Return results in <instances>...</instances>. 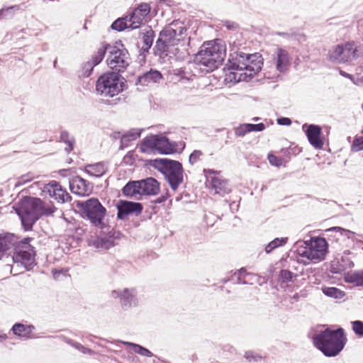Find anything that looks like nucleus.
<instances>
[{
  "label": "nucleus",
  "mask_w": 363,
  "mask_h": 363,
  "mask_svg": "<svg viewBox=\"0 0 363 363\" xmlns=\"http://www.w3.org/2000/svg\"><path fill=\"white\" fill-rule=\"evenodd\" d=\"M169 196H170V195L169 194L168 192H167L164 195H162L160 197H158L157 199H155V203H162L164 202Z\"/></svg>",
  "instance_id": "nucleus-53"
},
{
  "label": "nucleus",
  "mask_w": 363,
  "mask_h": 363,
  "mask_svg": "<svg viewBox=\"0 0 363 363\" xmlns=\"http://www.w3.org/2000/svg\"><path fill=\"white\" fill-rule=\"evenodd\" d=\"M125 79L116 72H106L96 81L97 94L104 97H113L123 91Z\"/></svg>",
  "instance_id": "nucleus-9"
},
{
  "label": "nucleus",
  "mask_w": 363,
  "mask_h": 363,
  "mask_svg": "<svg viewBox=\"0 0 363 363\" xmlns=\"http://www.w3.org/2000/svg\"><path fill=\"white\" fill-rule=\"evenodd\" d=\"M346 338L342 328L325 329L313 337L314 346L326 357H335L344 348Z\"/></svg>",
  "instance_id": "nucleus-5"
},
{
  "label": "nucleus",
  "mask_w": 363,
  "mask_h": 363,
  "mask_svg": "<svg viewBox=\"0 0 363 363\" xmlns=\"http://www.w3.org/2000/svg\"><path fill=\"white\" fill-rule=\"evenodd\" d=\"M80 352H82L84 354L91 355L94 353V352L89 348H86L84 346V349H81Z\"/></svg>",
  "instance_id": "nucleus-55"
},
{
  "label": "nucleus",
  "mask_w": 363,
  "mask_h": 363,
  "mask_svg": "<svg viewBox=\"0 0 363 363\" xmlns=\"http://www.w3.org/2000/svg\"><path fill=\"white\" fill-rule=\"evenodd\" d=\"M142 195L155 196L160 191V183L153 177L140 180Z\"/></svg>",
  "instance_id": "nucleus-24"
},
{
  "label": "nucleus",
  "mask_w": 363,
  "mask_h": 363,
  "mask_svg": "<svg viewBox=\"0 0 363 363\" xmlns=\"http://www.w3.org/2000/svg\"><path fill=\"white\" fill-rule=\"evenodd\" d=\"M134 352L143 357H151L155 356L150 350L138 344L135 346Z\"/></svg>",
  "instance_id": "nucleus-41"
},
{
  "label": "nucleus",
  "mask_w": 363,
  "mask_h": 363,
  "mask_svg": "<svg viewBox=\"0 0 363 363\" xmlns=\"http://www.w3.org/2000/svg\"><path fill=\"white\" fill-rule=\"evenodd\" d=\"M223 25L225 26L228 30H234L238 28V24L236 23L230 21H223Z\"/></svg>",
  "instance_id": "nucleus-50"
},
{
  "label": "nucleus",
  "mask_w": 363,
  "mask_h": 363,
  "mask_svg": "<svg viewBox=\"0 0 363 363\" xmlns=\"http://www.w3.org/2000/svg\"><path fill=\"white\" fill-rule=\"evenodd\" d=\"M76 206L82 211V217L84 219L99 228H104V222L106 214V209L98 199L91 198L84 201H77Z\"/></svg>",
  "instance_id": "nucleus-8"
},
{
  "label": "nucleus",
  "mask_w": 363,
  "mask_h": 363,
  "mask_svg": "<svg viewBox=\"0 0 363 363\" xmlns=\"http://www.w3.org/2000/svg\"><path fill=\"white\" fill-rule=\"evenodd\" d=\"M245 357L250 362H257L262 359V357L252 351H247L245 354Z\"/></svg>",
  "instance_id": "nucleus-47"
},
{
  "label": "nucleus",
  "mask_w": 363,
  "mask_h": 363,
  "mask_svg": "<svg viewBox=\"0 0 363 363\" xmlns=\"http://www.w3.org/2000/svg\"><path fill=\"white\" fill-rule=\"evenodd\" d=\"M123 194L126 197L135 198L142 195L140 180L130 181L122 189Z\"/></svg>",
  "instance_id": "nucleus-26"
},
{
  "label": "nucleus",
  "mask_w": 363,
  "mask_h": 363,
  "mask_svg": "<svg viewBox=\"0 0 363 363\" xmlns=\"http://www.w3.org/2000/svg\"><path fill=\"white\" fill-rule=\"evenodd\" d=\"M31 240L32 238H25L18 240L11 257L13 263L17 265L21 264L26 270L33 269V266L35 265V251L30 245Z\"/></svg>",
  "instance_id": "nucleus-11"
},
{
  "label": "nucleus",
  "mask_w": 363,
  "mask_h": 363,
  "mask_svg": "<svg viewBox=\"0 0 363 363\" xmlns=\"http://www.w3.org/2000/svg\"><path fill=\"white\" fill-rule=\"evenodd\" d=\"M111 296L115 298H120L121 306L124 310H128L138 306V290L136 288L113 290L111 292Z\"/></svg>",
  "instance_id": "nucleus-14"
},
{
  "label": "nucleus",
  "mask_w": 363,
  "mask_h": 363,
  "mask_svg": "<svg viewBox=\"0 0 363 363\" xmlns=\"http://www.w3.org/2000/svg\"><path fill=\"white\" fill-rule=\"evenodd\" d=\"M56 65H57V60H55L53 62V66L54 67H56Z\"/></svg>",
  "instance_id": "nucleus-64"
},
{
  "label": "nucleus",
  "mask_w": 363,
  "mask_h": 363,
  "mask_svg": "<svg viewBox=\"0 0 363 363\" xmlns=\"http://www.w3.org/2000/svg\"><path fill=\"white\" fill-rule=\"evenodd\" d=\"M106 53H107V44H104L99 48L97 52L92 55L90 61L94 65L96 66L102 61Z\"/></svg>",
  "instance_id": "nucleus-36"
},
{
  "label": "nucleus",
  "mask_w": 363,
  "mask_h": 363,
  "mask_svg": "<svg viewBox=\"0 0 363 363\" xmlns=\"http://www.w3.org/2000/svg\"><path fill=\"white\" fill-rule=\"evenodd\" d=\"M340 74L344 76V77H347V78H351L352 77L351 74H347V73H346L344 71H340Z\"/></svg>",
  "instance_id": "nucleus-59"
},
{
  "label": "nucleus",
  "mask_w": 363,
  "mask_h": 363,
  "mask_svg": "<svg viewBox=\"0 0 363 363\" xmlns=\"http://www.w3.org/2000/svg\"><path fill=\"white\" fill-rule=\"evenodd\" d=\"M203 155L202 151L196 150H194L189 155V162L191 164H194L196 162L201 160V157Z\"/></svg>",
  "instance_id": "nucleus-44"
},
{
  "label": "nucleus",
  "mask_w": 363,
  "mask_h": 363,
  "mask_svg": "<svg viewBox=\"0 0 363 363\" xmlns=\"http://www.w3.org/2000/svg\"><path fill=\"white\" fill-rule=\"evenodd\" d=\"M107 65L113 72H123L129 65V53L121 42L115 45L107 44Z\"/></svg>",
  "instance_id": "nucleus-10"
},
{
  "label": "nucleus",
  "mask_w": 363,
  "mask_h": 363,
  "mask_svg": "<svg viewBox=\"0 0 363 363\" xmlns=\"http://www.w3.org/2000/svg\"><path fill=\"white\" fill-rule=\"evenodd\" d=\"M328 247L325 238L313 237L309 240L297 242L296 251L299 257L306 258L308 261L315 263L324 259Z\"/></svg>",
  "instance_id": "nucleus-6"
},
{
  "label": "nucleus",
  "mask_w": 363,
  "mask_h": 363,
  "mask_svg": "<svg viewBox=\"0 0 363 363\" xmlns=\"http://www.w3.org/2000/svg\"><path fill=\"white\" fill-rule=\"evenodd\" d=\"M274 62L277 70L279 72H286L291 65L289 52L283 48H277L274 57Z\"/></svg>",
  "instance_id": "nucleus-22"
},
{
  "label": "nucleus",
  "mask_w": 363,
  "mask_h": 363,
  "mask_svg": "<svg viewBox=\"0 0 363 363\" xmlns=\"http://www.w3.org/2000/svg\"><path fill=\"white\" fill-rule=\"evenodd\" d=\"M73 347H74L75 349H77L79 351H80L81 349H84V346L82 345H81L80 343L76 342H74Z\"/></svg>",
  "instance_id": "nucleus-58"
},
{
  "label": "nucleus",
  "mask_w": 363,
  "mask_h": 363,
  "mask_svg": "<svg viewBox=\"0 0 363 363\" xmlns=\"http://www.w3.org/2000/svg\"><path fill=\"white\" fill-rule=\"evenodd\" d=\"M250 275L249 273H247L245 268L240 269L238 272L234 273L233 277H235V276H240L242 278H245L247 276Z\"/></svg>",
  "instance_id": "nucleus-52"
},
{
  "label": "nucleus",
  "mask_w": 363,
  "mask_h": 363,
  "mask_svg": "<svg viewBox=\"0 0 363 363\" xmlns=\"http://www.w3.org/2000/svg\"><path fill=\"white\" fill-rule=\"evenodd\" d=\"M347 283H352L357 286H363V270L361 272L348 274L345 277Z\"/></svg>",
  "instance_id": "nucleus-34"
},
{
  "label": "nucleus",
  "mask_w": 363,
  "mask_h": 363,
  "mask_svg": "<svg viewBox=\"0 0 363 363\" xmlns=\"http://www.w3.org/2000/svg\"><path fill=\"white\" fill-rule=\"evenodd\" d=\"M363 150V137L356 138L352 144L351 150L359 152Z\"/></svg>",
  "instance_id": "nucleus-45"
},
{
  "label": "nucleus",
  "mask_w": 363,
  "mask_h": 363,
  "mask_svg": "<svg viewBox=\"0 0 363 363\" xmlns=\"http://www.w3.org/2000/svg\"><path fill=\"white\" fill-rule=\"evenodd\" d=\"M235 54V56L232 55V59L229 60L228 68L232 71L226 74V81L233 83L247 81L262 69V58L258 53L246 54L238 51Z\"/></svg>",
  "instance_id": "nucleus-2"
},
{
  "label": "nucleus",
  "mask_w": 363,
  "mask_h": 363,
  "mask_svg": "<svg viewBox=\"0 0 363 363\" xmlns=\"http://www.w3.org/2000/svg\"><path fill=\"white\" fill-rule=\"evenodd\" d=\"M150 11V5L147 4H140L136 10H135L133 13H136L140 14V17L138 18H141V22L143 21L145 16H146Z\"/></svg>",
  "instance_id": "nucleus-38"
},
{
  "label": "nucleus",
  "mask_w": 363,
  "mask_h": 363,
  "mask_svg": "<svg viewBox=\"0 0 363 363\" xmlns=\"http://www.w3.org/2000/svg\"><path fill=\"white\" fill-rule=\"evenodd\" d=\"M277 35H279V36H286L288 35V33H281V32H278L277 33Z\"/></svg>",
  "instance_id": "nucleus-62"
},
{
  "label": "nucleus",
  "mask_w": 363,
  "mask_h": 363,
  "mask_svg": "<svg viewBox=\"0 0 363 363\" xmlns=\"http://www.w3.org/2000/svg\"><path fill=\"white\" fill-rule=\"evenodd\" d=\"M60 140L67 145V147H65L66 152H69L74 149V138L67 130L61 132Z\"/></svg>",
  "instance_id": "nucleus-35"
},
{
  "label": "nucleus",
  "mask_w": 363,
  "mask_h": 363,
  "mask_svg": "<svg viewBox=\"0 0 363 363\" xmlns=\"http://www.w3.org/2000/svg\"><path fill=\"white\" fill-rule=\"evenodd\" d=\"M107 171L104 163L97 162L92 164H88L85 167V172L90 176L101 177Z\"/></svg>",
  "instance_id": "nucleus-28"
},
{
  "label": "nucleus",
  "mask_w": 363,
  "mask_h": 363,
  "mask_svg": "<svg viewBox=\"0 0 363 363\" xmlns=\"http://www.w3.org/2000/svg\"><path fill=\"white\" fill-rule=\"evenodd\" d=\"M322 291L325 296L336 299H341L345 296V291L336 287H323Z\"/></svg>",
  "instance_id": "nucleus-32"
},
{
  "label": "nucleus",
  "mask_w": 363,
  "mask_h": 363,
  "mask_svg": "<svg viewBox=\"0 0 363 363\" xmlns=\"http://www.w3.org/2000/svg\"><path fill=\"white\" fill-rule=\"evenodd\" d=\"M354 333L359 337L363 336V322L361 320H354L352 323Z\"/></svg>",
  "instance_id": "nucleus-42"
},
{
  "label": "nucleus",
  "mask_w": 363,
  "mask_h": 363,
  "mask_svg": "<svg viewBox=\"0 0 363 363\" xmlns=\"http://www.w3.org/2000/svg\"><path fill=\"white\" fill-rule=\"evenodd\" d=\"M268 160L269 163L275 167H279L282 164V159L280 157H277L276 155L273 154H269L268 155Z\"/></svg>",
  "instance_id": "nucleus-49"
},
{
  "label": "nucleus",
  "mask_w": 363,
  "mask_h": 363,
  "mask_svg": "<svg viewBox=\"0 0 363 363\" xmlns=\"http://www.w3.org/2000/svg\"><path fill=\"white\" fill-rule=\"evenodd\" d=\"M309 143L315 149L321 150L323 147V140L321 138L322 128L318 125L305 123L302 125Z\"/></svg>",
  "instance_id": "nucleus-17"
},
{
  "label": "nucleus",
  "mask_w": 363,
  "mask_h": 363,
  "mask_svg": "<svg viewBox=\"0 0 363 363\" xmlns=\"http://www.w3.org/2000/svg\"><path fill=\"white\" fill-rule=\"evenodd\" d=\"M140 37L143 42V46L140 50V55H145L149 53L150 49L151 48L154 38L155 37V31L150 26H145L142 28L140 32Z\"/></svg>",
  "instance_id": "nucleus-23"
},
{
  "label": "nucleus",
  "mask_w": 363,
  "mask_h": 363,
  "mask_svg": "<svg viewBox=\"0 0 363 363\" xmlns=\"http://www.w3.org/2000/svg\"><path fill=\"white\" fill-rule=\"evenodd\" d=\"M34 178L35 175L32 172H28L26 174H23L18 178L16 186L23 185L27 182L32 181Z\"/></svg>",
  "instance_id": "nucleus-40"
},
{
  "label": "nucleus",
  "mask_w": 363,
  "mask_h": 363,
  "mask_svg": "<svg viewBox=\"0 0 363 363\" xmlns=\"http://www.w3.org/2000/svg\"><path fill=\"white\" fill-rule=\"evenodd\" d=\"M237 277L236 284H247L248 281H246L244 278H242L240 276H235Z\"/></svg>",
  "instance_id": "nucleus-54"
},
{
  "label": "nucleus",
  "mask_w": 363,
  "mask_h": 363,
  "mask_svg": "<svg viewBox=\"0 0 363 363\" xmlns=\"http://www.w3.org/2000/svg\"><path fill=\"white\" fill-rule=\"evenodd\" d=\"M153 167L164 174L173 191H176L184 181V169L178 161L167 158L156 159L153 161Z\"/></svg>",
  "instance_id": "nucleus-7"
},
{
  "label": "nucleus",
  "mask_w": 363,
  "mask_h": 363,
  "mask_svg": "<svg viewBox=\"0 0 363 363\" xmlns=\"http://www.w3.org/2000/svg\"><path fill=\"white\" fill-rule=\"evenodd\" d=\"M249 131L250 132H260L265 129V125L262 123L257 124L247 123Z\"/></svg>",
  "instance_id": "nucleus-48"
},
{
  "label": "nucleus",
  "mask_w": 363,
  "mask_h": 363,
  "mask_svg": "<svg viewBox=\"0 0 363 363\" xmlns=\"http://www.w3.org/2000/svg\"><path fill=\"white\" fill-rule=\"evenodd\" d=\"M22 9L19 5L3 7L0 9V20L3 18H11Z\"/></svg>",
  "instance_id": "nucleus-30"
},
{
  "label": "nucleus",
  "mask_w": 363,
  "mask_h": 363,
  "mask_svg": "<svg viewBox=\"0 0 363 363\" xmlns=\"http://www.w3.org/2000/svg\"><path fill=\"white\" fill-rule=\"evenodd\" d=\"M288 241V238H277L272 240L270 242H269L265 248L264 250L266 253L269 254L272 251H274L275 249L284 246Z\"/></svg>",
  "instance_id": "nucleus-31"
},
{
  "label": "nucleus",
  "mask_w": 363,
  "mask_h": 363,
  "mask_svg": "<svg viewBox=\"0 0 363 363\" xmlns=\"http://www.w3.org/2000/svg\"><path fill=\"white\" fill-rule=\"evenodd\" d=\"M91 245L99 250H108L115 245L114 240L108 237H97L91 242Z\"/></svg>",
  "instance_id": "nucleus-29"
},
{
  "label": "nucleus",
  "mask_w": 363,
  "mask_h": 363,
  "mask_svg": "<svg viewBox=\"0 0 363 363\" xmlns=\"http://www.w3.org/2000/svg\"><path fill=\"white\" fill-rule=\"evenodd\" d=\"M162 75L158 70L151 69L138 77V82L141 85H148L150 83H159Z\"/></svg>",
  "instance_id": "nucleus-25"
},
{
  "label": "nucleus",
  "mask_w": 363,
  "mask_h": 363,
  "mask_svg": "<svg viewBox=\"0 0 363 363\" xmlns=\"http://www.w3.org/2000/svg\"><path fill=\"white\" fill-rule=\"evenodd\" d=\"M333 232L338 233L340 235H344L349 239L352 238V235H355V233H354L351 230H346L341 227H333V228H328L325 230V233H328V235H330L329 233H333Z\"/></svg>",
  "instance_id": "nucleus-37"
},
{
  "label": "nucleus",
  "mask_w": 363,
  "mask_h": 363,
  "mask_svg": "<svg viewBox=\"0 0 363 363\" xmlns=\"http://www.w3.org/2000/svg\"><path fill=\"white\" fill-rule=\"evenodd\" d=\"M63 340H64V341H65L67 344H68V345H71V346H72V347H73V345H74V342H75L74 340H71V339H69V338H67V337H63Z\"/></svg>",
  "instance_id": "nucleus-57"
},
{
  "label": "nucleus",
  "mask_w": 363,
  "mask_h": 363,
  "mask_svg": "<svg viewBox=\"0 0 363 363\" xmlns=\"http://www.w3.org/2000/svg\"><path fill=\"white\" fill-rule=\"evenodd\" d=\"M18 240V238L13 233L0 234V259L11 256Z\"/></svg>",
  "instance_id": "nucleus-18"
},
{
  "label": "nucleus",
  "mask_w": 363,
  "mask_h": 363,
  "mask_svg": "<svg viewBox=\"0 0 363 363\" xmlns=\"http://www.w3.org/2000/svg\"><path fill=\"white\" fill-rule=\"evenodd\" d=\"M69 188L73 194L82 196L89 195L92 191L89 183L79 176L74 177L69 181Z\"/></svg>",
  "instance_id": "nucleus-20"
},
{
  "label": "nucleus",
  "mask_w": 363,
  "mask_h": 363,
  "mask_svg": "<svg viewBox=\"0 0 363 363\" xmlns=\"http://www.w3.org/2000/svg\"><path fill=\"white\" fill-rule=\"evenodd\" d=\"M296 275L288 269H282L279 273V279L281 282L291 281Z\"/></svg>",
  "instance_id": "nucleus-39"
},
{
  "label": "nucleus",
  "mask_w": 363,
  "mask_h": 363,
  "mask_svg": "<svg viewBox=\"0 0 363 363\" xmlns=\"http://www.w3.org/2000/svg\"><path fill=\"white\" fill-rule=\"evenodd\" d=\"M33 329L34 326L32 325L17 323L12 326L11 330L15 335L22 339H28Z\"/></svg>",
  "instance_id": "nucleus-27"
},
{
  "label": "nucleus",
  "mask_w": 363,
  "mask_h": 363,
  "mask_svg": "<svg viewBox=\"0 0 363 363\" xmlns=\"http://www.w3.org/2000/svg\"><path fill=\"white\" fill-rule=\"evenodd\" d=\"M293 299L296 300V301H298V298H299V295L298 294H295L293 297H292Z\"/></svg>",
  "instance_id": "nucleus-61"
},
{
  "label": "nucleus",
  "mask_w": 363,
  "mask_h": 363,
  "mask_svg": "<svg viewBox=\"0 0 363 363\" xmlns=\"http://www.w3.org/2000/svg\"><path fill=\"white\" fill-rule=\"evenodd\" d=\"M136 13H133L129 16L125 18H119L116 19L111 26L113 30L117 31H122L126 28L136 29L141 25V18H138L137 21H134L133 18Z\"/></svg>",
  "instance_id": "nucleus-19"
},
{
  "label": "nucleus",
  "mask_w": 363,
  "mask_h": 363,
  "mask_svg": "<svg viewBox=\"0 0 363 363\" xmlns=\"http://www.w3.org/2000/svg\"><path fill=\"white\" fill-rule=\"evenodd\" d=\"M250 133L247 123H243L235 128V135L237 137H243Z\"/></svg>",
  "instance_id": "nucleus-46"
},
{
  "label": "nucleus",
  "mask_w": 363,
  "mask_h": 363,
  "mask_svg": "<svg viewBox=\"0 0 363 363\" xmlns=\"http://www.w3.org/2000/svg\"><path fill=\"white\" fill-rule=\"evenodd\" d=\"M225 57V48L218 40L204 43L194 57L195 63L203 72H210L218 68Z\"/></svg>",
  "instance_id": "nucleus-4"
},
{
  "label": "nucleus",
  "mask_w": 363,
  "mask_h": 363,
  "mask_svg": "<svg viewBox=\"0 0 363 363\" xmlns=\"http://www.w3.org/2000/svg\"><path fill=\"white\" fill-rule=\"evenodd\" d=\"M117 218L125 220L129 215L138 216L141 213L143 206L142 203L125 200H120L116 205Z\"/></svg>",
  "instance_id": "nucleus-16"
},
{
  "label": "nucleus",
  "mask_w": 363,
  "mask_h": 363,
  "mask_svg": "<svg viewBox=\"0 0 363 363\" xmlns=\"http://www.w3.org/2000/svg\"><path fill=\"white\" fill-rule=\"evenodd\" d=\"M359 57V50L353 43L337 45L329 51L330 61L336 63L352 62Z\"/></svg>",
  "instance_id": "nucleus-13"
},
{
  "label": "nucleus",
  "mask_w": 363,
  "mask_h": 363,
  "mask_svg": "<svg viewBox=\"0 0 363 363\" xmlns=\"http://www.w3.org/2000/svg\"><path fill=\"white\" fill-rule=\"evenodd\" d=\"M7 339V335L6 334H1L0 335V342H3L5 340Z\"/></svg>",
  "instance_id": "nucleus-60"
},
{
  "label": "nucleus",
  "mask_w": 363,
  "mask_h": 363,
  "mask_svg": "<svg viewBox=\"0 0 363 363\" xmlns=\"http://www.w3.org/2000/svg\"><path fill=\"white\" fill-rule=\"evenodd\" d=\"M141 129H132L123 135L121 142L122 145H127L129 142L136 140L140 138L141 134Z\"/></svg>",
  "instance_id": "nucleus-33"
},
{
  "label": "nucleus",
  "mask_w": 363,
  "mask_h": 363,
  "mask_svg": "<svg viewBox=\"0 0 363 363\" xmlns=\"http://www.w3.org/2000/svg\"><path fill=\"white\" fill-rule=\"evenodd\" d=\"M95 65L89 60L83 64L82 65V75L85 77H88L91 75Z\"/></svg>",
  "instance_id": "nucleus-43"
},
{
  "label": "nucleus",
  "mask_w": 363,
  "mask_h": 363,
  "mask_svg": "<svg viewBox=\"0 0 363 363\" xmlns=\"http://www.w3.org/2000/svg\"><path fill=\"white\" fill-rule=\"evenodd\" d=\"M186 29L182 22L174 21L166 26L159 33L153 48L156 55H165L177 59H183L188 55L186 46L189 45V38L185 45L184 36Z\"/></svg>",
  "instance_id": "nucleus-1"
},
{
  "label": "nucleus",
  "mask_w": 363,
  "mask_h": 363,
  "mask_svg": "<svg viewBox=\"0 0 363 363\" xmlns=\"http://www.w3.org/2000/svg\"><path fill=\"white\" fill-rule=\"evenodd\" d=\"M140 150L142 152L157 151L160 154L169 155L176 151V147L167 137L161 135H152L143 140Z\"/></svg>",
  "instance_id": "nucleus-12"
},
{
  "label": "nucleus",
  "mask_w": 363,
  "mask_h": 363,
  "mask_svg": "<svg viewBox=\"0 0 363 363\" xmlns=\"http://www.w3.org/2000/svg\"><path fill=\"white\" fill-rule=\"evenodd\" d=\"M50 196L60 203L69 202L72 196L61 185L55 181H52L46 187Z\"/></svg>",
  "instance_id": "nucleus-21"
},
{
  "label": "nucleus",
  "mask_w": 363,
  "mask_h": 363,
  "mask_svg": "<svg viewBox=\"0 0 363 363\" xmlns=\"http://www.w3.org/2000/svg\"><path fill=\"white\" fill-rule=\"evenodd\" d=\"M140 17V14L137 13L135 16V18H133L134 21H137L138 20V18Z\"/></svg>",
  "instance_id": "nucleus-63"
},
{
  "label": "nucleus",
  "mask_w": 363,
  "mask_h": 363,
  "mask_svg": "<svg viewBox=\"0 0 363 363\" xmlns=\"http://www.w3.org/2000/svg\"><path fill=\"white\" fill-rule=\"evenodd\" d=\"M277 123L281 125H290L291 121L289 118L281 117L277 119Z\"/></svg>",
  "instance_id": "nucleus-51"
},
{
  "label": "nucleus",
  "mask_w": 363,
  "mask_h": 363,
  "mask_svg": "<svg viewBox=\"0 0 363 363\" xmlns=\"http://www.w3.org/2000/svg\"><path fill=\"white\" fill-rule=\"evenodd\" d=\"M204 173L207 177V182L215 194L223 196L230 191V187L228 181L216 177L215 175L217 174L216 171L210 169H204Z\"/></svg>",
  "instance_id": "nucleus-15"
},
{
  "label": "nucleus",
  "mask_w": 363,
  "mask_h": 363,
  "mask_svg": "<svg viewBox=\"0 0 363 363\" xmlns=\"http://www.w3.org/2000/svg\"><path fill=\"white\" fill-rule=\"evenodd\" d=\"M55 211L56 208L52 203L30 196L23 199L16 208V212L25 230H31L40 217L52 215Z\"/></svg>",
  "instance_id": "nucleus-3"
},
{
  "label": "nucleus",
  "mask_w": 363,
  "mask_h": 363,
  "mask_svg": "<svg viewBox=\"0 0 363 363\" xmlns=\"http://www.w3.org/2000/svg\"><path fill=\"white\" fill-rule=\"evenodd\" d=\"M121 343L123 345H126V346L132 347L133 351L135 350V346H137V345H138V344L133 343V342H127V341H121Z\"/></svg>",
  "instance_id": "nucleus-56"
}]
</instances>
